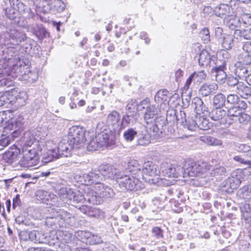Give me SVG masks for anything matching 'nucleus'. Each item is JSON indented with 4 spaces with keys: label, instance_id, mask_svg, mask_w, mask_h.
I'll use <instances>...</instances> for the list:
<instances>
[{
    "label": "nucleus",
    "instance_id": "obj_7",
    "mask_svg": "<svg viewBox=\"0 0 251 251\" xmlns=\"http://www.w3.org/2000/svg\"><path fill=\"white\" fill-rule=\"evenodd\" d=\"M141 177L122 172L117 182L121 187L130 191H137L144 187L142 182L140 181Z\"/></svg>",
    "mask_w": 251,
    "mask_h": 251
},
{
    "label": "nucleus",
    "instance_id": "obj_51",
    "mask_svg": "<svg viewBox=\"0 0 251 251\" xmlns=\"http://www.w3.org/2000/svg\"><path fill=\"white\" fill-rule=\"evenodd\" d=\"M38 78V74L36 72H31L26 68L25 75L23 76V80L26 81L29 83H32L36 81Z\"/></svg>",
    "mask_w": 251,
    "mask_h": 251
},
{
    "label": "nucleus",
    "instance_id": "obj_13",
    "mask_svg": "<svg viewBox=\"0 0 251 251\" xmlns=\"http://www.w3.org/2000/svg\"><path fill=\"white\" fill-rule=\"evenodd\" d=\"M96 131L98 132L97 139L100 147L110 148L113 144V135L110 133L109 130L103 126V123H99L97 126Z\"/></svg>",
    "mask_w": 251,
    "mask_h": 251
},
{
    "label": "nucleus",
    "instance_id": "obj_19",
    "mask_svg": "<svg viewBox=\"0 0 251 251\" xmlns=\"http://www.w3.org/2000/svg\"><path fill=\"white\" fill-rule=\"evenodd\" d=\"M77 234L79 237V240L86 244L95 245L102 242V240L100 236L93 234L89 231L80 230L77 232Z\"/></svg>",
    "mask_w": 251,
    "mask_h": 251
},
{
    "label": "nucleus",
    "instance_id": "obj_49",
    "mask_svg": "<svg viewBox=\"0 0 251 251\" xmlns=\"http://www.w3.org/2000/svg\"><path fill=\"white\" fill-rule=\"evenodd\" d=\"M226 98L221 93L216 95L213 99V105L215 108H222L225 104Z\"/></svg>",
    "mask_w": 251,
    "mask_h": 251
},
{
    "label": "nucleus",
    "instance_id": "obj_47",
    "mask_svg": "<svg viewBox=\"0 0 251 251\" xmlns=\"http://www.w3.org/2000/svg\"><path fill=\"white\" fill-rule=\"evenodd\" d=\"M201 140L210 146H219L222 145V142L220 139L210 136H204L201 137Z\"/></svg>",
    "mask_w": 251,
    "mask_h": 251
},
{
    "label": "nucleus",
    "instance_id": "obj_9",
    "mask_svg": "<svg viewBox=\"0 0 251 251\" xmlns=\"http://www.w3.org/2000/svg\"><path fill=\"white\" fill-rule=\"evenodd\" d=\"M160 171L156 165L151 161L145 162L142 167L141 176L146 181L151 183L159 182Z\"/></svg>",
    "mask_w": 251,
    "mask_h": 251
},
{
    "label": "nucleus",
    "instance_id": "obj_17",
    "mask_svg": "<svg viewBox=\"0 0 251 251\" xmlns=\"http://www.w3.org/2000/svg\"><path fill=\"white\" fill-rule=\"evenodd\" d=\"M132 105L127 104L126 106V113L124 115L121 122V128L122 130L127 126H132L134 125L137 120V115L136 114V110L132 107Z\"/></svg>",
    "mask_w": 251,
    "mask_h": 251
},
{
    "label": "nucleus",
    "instance_id": "obj_32",
    "mask_svg": "<svg viewBox=\"0 0 251 251\" xmlns=\"http://www.w3.org/2000/svg\"><path fill=\"white\" fill-rule=\"evenodd\" d=\"M241 112L235 105L231 106L226 111V116L225 118V123L231 125L237 122V119Z\"/></svg>",
    "mask_w": 251,
    "mask_h": 251
},
{
    "label": "nucleus",
    "instance_id": "obj_31",
    "mask_svg": "<svg viewBox=\"0 0 251 251\" xmlns=\"http://www.w3.org/2000/svg\"><path fill=\"white\" fill-rule=\"evenodd\" d=\"M173 119V124L176 122V124H180L185 128L188 129V126L192 123V119L186 118V113L184 111L180 110L179 112H175L174 115L172 117Z\"/></svg>",
    "mask_w": 251,
    "mask_h": 251
},
{
    "label": "nucleus",
    "instance_id": "obj_16",
    "mask_svg": "<svg viewBox=\"0 0 251 251\" xmlns=\"http://www.w3.org/2000/svg\"><path fill=\"white\" fill-rule=\"evenodd\" d=\"M77 182L84 185H96V182L102 180L101 176L97 173L96 170L92 171L88 174L81 173L75 176Z\"/></svg>",
    "mask_w": 251,
    "mask_h": 251
},
{
    "label": "nucleus",
    "instance_id": "obj_38",
    "mask_svg": "<svg viewBox=\"0 0 251 251\" xmlns=\"http://www.w3.org/2000/svg\"><path fill=\"white\" fill-rule=\"evenodd\" d=\"M242 219L251 226V204L242 203L240 206Z\"/></svg>",
    "mask_w": 251,
    "mask_h": 251
},
{
    "label": "nucleus",
    "instance_id": "obj_21",
    "mask_svg": "<svg viewBox=\"0 0 251 251\" xmlns=\"http://www.w3.org/2000/svg\"><path fill=\"white\" fill-rule=\"evenodd\" d=\"M52 236V238L57 237V239L59 240L60 242L67 243V244H74L75 237L78 238L79 240V237L78 236L77 233L75 235H73L68 231H61L59 229L58 230H54L51 231V236L50 238Z\"/></svg>",
    "mask_w": 251,
    "mask_h": 251
},
{
    "label": "nucleus",
    "instance_id": "obj_58",
    "mask_svg": "<svg viewBox=\"0 0 251 251\" xmlns=\"http://www.w3.org/2000/svg\"><path fill=\"white\" fill-rule=\"evenodd\" d=\"M4 95L6 97L5 104H11L16 106V95H14L13 92L9 91H6Z\"/></svg>",
    "mask_w": 251,
    "mask_h": 251
},
{
    "label": "nucleus",
    "instance_id": "obj_40",
    "mask_svg": "<svg viewBox=\"0 0 251 251\" xmlns=\"http://www.w3.org/2000/svg\"><path fill=\"white\" fill-rule=\"evenodd\" d=\"M60 154L57 152L56 149H49L43 153L42 161L45 163L52 161L60 158Z\"/></svg>",
    "mask_w": 251,
    "mask_h": 251
},
{
    "label": "nucleus",
    "instance_id": "obj_5",
    "mask_svg": "<svg viewBox=\"0 0 251 251\" xmlns=\"http://www.w3.org/2000/svg\"><path fill=\"white\" fill-rule=\"evenodd\" d=\"M211 166L205 162H195L192 159L185 161L182 176H201L210 169Z\"/></svg>",
    "mask_w": 251,
    "mask_h": 251
},
{
    "label": "nucleus",
    "instance_id": "obj_56",
    "mask_svg": "<svg viewBox=\"0 0 251 251\" xmlns=\"http://www.w3.org/2000/svg\"><path fill=\"white\" fill-rule=\"evenodd\" d=\"M168 91L166 90H162L157 92L154 97L155 101L158 103H161L167 100Z\"/></svg>",
    "mask_w": 251,
    "mask_h": 251
},
{
    "label": "nucleus",
    "instance_id": "obj_44",
    "mask_svg": "<svg viewBox=\"0 0 251 251\" xmlns=\"http://www.w3.org/2000/svg\"><path fill=\"white\" fill-rule=\"evenodd\" d=\"M137 144L140 146H147L151 143V135L147 131H141L138 135Z\"/></svg>",
    "mask_w": 251,
    "mask_h": 251
},
{
    "label": "nucleus",
    "instance_id": "obj_4",
    "mask_svg": "<svg viewBox=\"0 0 251 251\" xmlns=\"http://www.w3.org/2000/svg\"><path fill=\"white\" fill-rule=\"evenodd\" d=\"M96 182V185L90 187L91 192L88 194V202L93 204H99L101 202V198H112L115 196L113 189L109 186L101 183Z\"/></svg>",
    "mask_w": 251,
    "mask_h": 251
},
{
    "label": "nucleus",
    "instance_id": "obj_22",
    "mask_svg": "<svg viewBox=\"0 0 251 251\" xmlns=\"http://www.w3.org/2000/svg\"><path fill=\"white\" fill-rule=\"evenodd\" d=\"M210 123L208 120L203 116L198 115L196 117V120H192V123L188 126V130L195 131L199 128L202 130H206L210 128Z\"/></svg>",
    "mask_w": 251,
    "mask_h": 251
},
{
    "label": "nucleus",
    "instance_id": "obj_33",
    "mask_svg": "<svg viewBox=\"0 0 251 251\" xmlns=\"http://www.w3.org/2000/svg\"><path fill=\"white\" fill-rule=\"evenodd\" d=\"M159 110L153 105L147 106L144 113V119L147 125L152 124L157 117Z\"/></svg>",
    "mask_w": 251,
    "mask_h": 251
},
{
    "label": "nucleus",
    "instance_id": "obj_41",
    "mask_svg": "<svg viewBox=\"0 0 251 251\" xmlns=\"http://www.w3.org/2000/svg\"><path fill=\"white\" fill-rule=\"evenodd\" d=\"M217 89L218 85L215 83L210 84L205 83L200 88L199 94L203 97H206L212 93H215Z\"/></svg>",
    "mask_w": 251,
    "mask_h": 251
},
{
    "label": "nucleus",
    "instance_id": "obj_57",
    "mask_svg": "<svg viewBox=\"0 0 251 251\" xmlns=\"http://www.w3.org/2000/svg\"><path fill=\"white\" fill-rule=\"evenodd\" d=\"M237 59L238 62L237 63L242 65H249L251 63V57L247 53L242 52L238 55Z\"/></svg>",
    "mask_w": 251,
    "mask_h": 251
},
{
    "label": "nucleus",
    "instance_id": "obj_42",
    "mask_svg": "<svg viewBox=\"0 0 251 251\" xmlns=\"http://www.w3.org/2000/svg\"><path fill=\"white\" fill-rule=\"evenodd\" d=\"M50 246L54 247L57 251H71L69 244L60 242L57 236L52 238L51 242H50Z\"/></svg>",
    "mask_w": 251,
    "mask_h": 251
},
{
    "label": "nucleus",
    "instance_id": "obj_59",
    "mask_svg": "<svg viewBox=\"0 0 251 251\" xmlns=\"http://www.w3.org/2000/svg\"><path fill=\"white\" fill-rule=\"evenodd\" d=\"M52 7L58 12H61L65 8V3L61 0H52Z\"/></svg>",
    "mask_w": 251,
    "mask_h": 251
},
{
    "label": "nucleus",
    "instance_id": "obj_36",
    "mask_svg": "<svg viewBox=\"0 0 251 251\" xmlns=\"http://www.w3.org/2000/svg\"><path fill=\"white\" fill-rule=\"evenodd\" d=\"M225 66L226 62L224 61L221 65L216 66L213 69V71L215 73L216 80L220 84L224 83L226 80V75L224 71Z\"/></svg>",
    "mask_w": 251,
    "mask_h": 251
},
{
    "label": "nucleus",
    "instance_id": "obj_18",
    "mask_svg": "<svg viewBox=\"0 0 251 251\" xmlns=\"http://www.w3.org/2000/svg\"><path fill=\"white\" fill-rule=\"evenodd\" d=\"M36 198L41 202L50 204L54 206L58 207L61 205L60 203H56L57 197L53 194H51L46 191L39 190L36 192Z\"/></svg>",
    "mask_w": 251,
    "mask_h": 251
},
{
    "label": "nucleus",
    "instance_id": "obj_6",
    "mask_svg": "<svg viewBox=\"0 0 251 251\" xmlns=\"http://www.w3.org/2000/svg\"><path fill=\"white\" fill-rule=\"evenodd\" d=\"M6 46V49L2 51L3 58L0 59V78L5 76L9 77L11 69L10 65L17 59H19V52L17 50H14L13 46Z\"/></svg>",
    "mask_w": 251,
    "mask_h": 251
},
{
    "label": "nucleus",
    "instance_id": "obj_11",
    "mask_svg": "<svg viewBox=\"0 0 251 251\" xmlns=\"http://www.w3.org/2000/svg\"><path fill=\"white\" fill-rule=\"evenodd\" d=\"M243 171L241 170H237L231 173L229 177L221 186V190L223 192L231 193L234 189H236L244 179L242 176Z\"/></svg>",
    "mask_w": 251,
    "mask_h": 251
},
{
    "label": "nucleus",
    "instance_id": "obj_29",
    "mask_svg": "<svg viewBox=\"0 0 251 251\" xmlns=\"http://www.w3.org/2000/svg\"><path fill=\"white\" fill-rule=\"evenodd\" d=\"M79 209L89 217L99 219H103L105 217L104 212L97 207L83 205L79 207Z\"/></svg>",
    "mask_w": 251,
    "mask_h": 251
},
{
    "label": "nucleus",
    "instance_id": "obj_2",
    "mask_svg": "<svg viewBox=\"0 0 251 251\" xmlns=\"http://www.w3.org/2000/svg\"><path fill=\"white\" fill-rule=\"evenodd\" d=\"M47 210L50 215L46 217L45 223L47 226L53 230L69 226H73L76 224L75 216L66 211L52 207L48 208Z\"/></svg>",
    "mask_w": 251,
    "mask_h": 251
},
{
    "label": "nucleus",
    "instance_id": "obj_14",
    "mask_svg": "<svg viewBox=\"0 0 251 251\" xmlns=\"http://www.w3.org/2000/svg\"><path fill=\"white\" fill-rule=\"evenodd\" d=\"M121 115L119 112L116 111H112L107 116L106 128L110 132H115L117 134H120L122 128H121V123L120 120Z\"/></svg>",
    "mask_w": 251,
    "mask_h": 251
},
{
    "label": "nucleus",
    "instance_id": "obj_25",
    "mask_svg": "<svg viewBox=\"0 0 251 251\" xmlns=\"http://www.w3.org/2000/svg\"><path fill=\"white\" fill-rule=\"evenodd\" d=\"M51 236V232L49 236L42 231L33 230L30 231L31 241L35 243L46 244L50 246V242H51L52 236Z\"/></svg>",
    "mask_w": 251,
    "mask_h": 251
},
{
    "label": "nucleus",
    "instance_id": "obj_55",
    "mask_svg": "<svg viewBox=\"0 0 251 251\" xmlns=\"http://www.w3.org/2000/svg\"><path fill=\"white\" fill-rule=\"evenodd\" d=\"M137 134V132L134 128H130L124 131L123 137L126 142H131Z\"/></svg>",
    "mask_w": 251,
    "mask_h": 251
},
{
    "label": "nucleus",
    "instance_id": "obj_50",
    "mask_svg": "<svg viewBox=\"0 0 251 251\" xmlns=\"http://www.w3.org/2000/svg\"><path fill=\"white\" fill-rule=\"evenodd\" d=\"M211 62L210 55L207 50H202L199 55V62L201 65L207 66Z\"/></svg>",
    "mask_w": 251,
    "mask_h": 251
},
{
    "label": "nucleus",
    "instance_id": "obj_20",
    "mask_svg": "<svg viewBox=\"0 0 251 251\" xmlns=\"http://www.w3.org/2000/svg\"><path fill=\"white\" fill-rule=\"evenodd\" d=\"M171 116H167L165 118L164 116L157 117L154 121V125L153 127V131L155 133L156 136H159L160 134L163 132H165V128L166 127V122L172 125L171 122Z\"/></svg>",
    "mask_w": 251,
    "mask_h": 251
},
{
    "label": "nucleus",
    "instance_id": "obj_34",
    "mask_svg": "<svg viewBox=\"0 0 251 251\" xmlns=\"http://www.w3.org/2000/svg\"><path fill=\"white\" fill-rule=\"evenodd\" d=\"M192 105L198 115L201 113L207 114L208 113V108L202 100L199 97H195L192 100Z\"/></svg>",
    "mask_w": 251,
    "mask_h": 251
},
{
    "label": "nucleus",
    "instance_id": "obj_15",
    "mask_svg": "<svg viewBox=\"0 0 251 251\" xmlns=\"http://www.w3.org/2000/svg\"><path fill=\"white\" fill-rule=\"evenodd\" d=\"M96 172L100 176V175L105 178L116 180L117 181L122 173L114 166L109 164L100 165Z\"/></svg>",
    "mask_w": 251,
    "mask_h": 251
},
{
    "label": "nucleus",
    "instance_id": "obj_37",
    "mask_svg": "<svg viewBox=\"0 0 251 251\" xmlns=\"http://www.w3.org/2000/svg\"><path fill=\"white\" fill-rule=\"evenodd\" d=\"M210 118L213 121H220L221 124H225V121L224 118L226 116V111L222 108H214L210 112L208 113Z\"/></svg>",
    "mask_w": 251,
    "mask_h": 251
},
{
    "label": "nucleus",
    "instance_id": "obj_12",
    "mask_svg": "<svg viewBox=\"0 0 251 251\" xmlns=\"http://www.w3.org/2000/svg\"><path fill=\"white\" fill-rule=\"evenodd\" d=\"M183 168L180 166L162 163L160 167V177L161 179H167V178L182 176Z\"/></svg>",
    "mask_w": 251,
    "mask_h": 251
},
{
    "label": "nucleus",
    "instance_id": "obj_39",
    "mask_svg": "<svg viewBox=\"0 0 251 251\" xmlns=\"http://www.w3.org/2000/svg\"><path fill=\"white\" fill-rule=\"evenodd\" d=\"M224 22L229 29L233 30H234L235 31L237 30L236 28L240 25V19L233 15L225 17Z\"/></svg>",
    "mask_w": 251,
    "mask_h": 251
},
{
    "label": "nucleus",
    "instance_id": "obj_3",
    "mask_svg": "<svg viewBox=\"0 0 251 251\" xmlns=\"http://www.w3.org/2000/svg\"><path fill=\"white\" fill-rule=\"evenodd\" d=\"M36 139L30 131L25 133L21 140L23 144V156L21 160L22 165L26 167H30L37 165L38 160L36 150L32 148Z\"/></svg>",
    "mask_w": 251,
    "mask_h": 251
},
{
    "label": "nucleus",
    "instance_id": "obj_63",
    "mask_svg": "<svg viewBox=\"0 0 251 251\" xmlns=\"http://www.w3.org/2000/svg\"><path fill=\"white\" fill-rule=\"evenodd\" d=\"M251 119V116L243 112H241V114L238 117L237 122L243 125H246L250 122Z\"/></svg>",
    "mask_w": 251,
    "mask_h": 251
},
{
    "label": "nucleus",
    "instance_id": "obj_35",
    "mask_svg": "<svg viewBox=\"0 0 251 251\" xmlns=\"http://www.w3.org/2000/svg\"><path fill=\"white\" fill-rule=\"evenodd\" d=\"M141 168L142 167L139 164L137 160L135 159H130L128 162V165L126 173L141 177L142 171Z\"/></svg>",
    "mask_w": 251,
    "mask_h": 251
},
{
    "label": "nucleus",
    "instance_id": "obj_43",
    "mask_svg": "<svg viewBox=\"0 0 251 251\" xmlns=\"http://www.w3.org/2000/svg\"><path fill=\"white\" fill-rule=\"evenodd\" d=\"M214 12L218 17H222L224 16L227 17L230 15V7L228 4L222 3L215 8Z\"/></svg>",
    "mask_w": 251,
    "mask_h": 251
},
{
    "label": "nucleus",
    "instance_id": "obj_61",
    "mask_svg": "<svg viewBox=\"0 0 251 251\" xmlns=\"http://www.w3.org/2000/svg\"><path fill=\"white\" fill-rule=\"evenodd\" d=\"M226 169L224 167H219L212 170L211 175L217 178H220L223 176H225Z\"/></svg>",
    "mask_w": 251,
    "mask_h": 251
},
{
    "label": "nucleus",
    "instance_id": "obj_45",
    "mask_svg": "<svg viewBox=\"0 0 251 251\" xmlns=\"http://www.w3.org/2000/svg\"><path fill=\"white\" fill-rule=\"evenodd\" d=\"M234 37L232 35L224 34L222 41V47L226 50L231 49L234 46Z\"/></svg>",
    "mask_w": 251,
    "mask_h": 251
},
{
    "label": "nucleus",
    "instance_id": "obj_60",
    "mask_svg": "<svg viewBox=\"0 0 251 251\" xmlns=\"http://www.w3.org/2000/svg\"><path fill=\"white\" fill-rule=\"evenodd\" d=\"M235 34L240 35L244 39L251 40V28H248L243 30H236L235 31Z\"/></svg>",
    "mask_w": 251,
    "mask_h": 251
},
{
    "label": "nucleus",
    "instance_id": "obj_24",
    "mask_svg": "<svg viewBox=\"0 0 251 251\" xmlns=\"http://www.w3.org/2000/svg\"><path fill=\"white\" fill-rule=\"evenodd\" d=\"M74 190L66 187H63L60 188L58 190V195L59 198H57L56 200V203H60L62 205L64 203L71 204L72 199ZM60 206V205L59 206Z\"/></svg>",
    "mask_w": 251,
    "mask_h": 251
},
{
    "label": "nucleus",
    "instance_id": "obj_30",
    "mask_svg": "<svg viewBox=\"0 0 251 251\" xmlns=\"http://www.w3.org/2000/svg\"><path fill=\"white\" fill-rule=\"evenodd\" d=\"M91 192L90 187H87L86 189H84L85 194L83 195L79 191H74L73 192V198L72 199L71 204L76 207H77L76 204L79 203H83L84 201H88L89 197L88 194Z\"/></svg>",
    "mask_w": 251,
    "mask_h": 251
},
{
    "label": "nucleus",
    "instance_id": "obj_27",
    "mask_svg": "<svg viewBox=\"0 0 251 251\" xmlns=\"http://www.w3.org/2000/svg\"><path fill=\"white\" fill-rule=\"evenodd\" d=\"M10 4L15 6L20 14H22L25 18H31L34 16L33 12L30 8L25 6L20 0H9Z\"/></svg>",
    "mask_w": 251,
    "mask_h": 251
},
{
    "label": "nucleus",
    "instance_id": "obj_52",
    "mask_svg": "<svg viewBox=\"0 0 251 251\" xmlns=\"http://www.w3.org/2000/svg\"><path fill=\"white\" fill-rule=\"evenodd\" d=\"M16 106L21 107L26 104L28 96L26 92L22 91L16 94Z\"/></svg>",
    "mask_w": 251,
    "mask_h": 251
},
{
    "label": "nucleus",
    "instance_id": "obj_8",
    "mask_svg": "<svg viewBox=\"0 0 251 251\" xmlns=\"http://www.w3.org/2000/svg\"><path fill=\"white\" fill-rule=\"evenodd\" d=\"M88 131L80 126H74L69 128L65 137L74 145L75 149L85 147V138Z\"/></svg>",
    "mask_w": 251,
    "mask_h": 251
},
{
    "label": "nucleus",
    "instance_id": "obj_53",
    "mask_svg": "<svg viewBox=\"0 0 251 251\" xmlns=\"http://www.w3.org/2000/svg\"><path fill=\"white\" fill-rule=\"evenodd\" d=\"M149 100H145L140 102L139 103L136 100H131L128 104L132 105V107H134L136 110V114H137L138 111H141L143 109L145 108V106L148 104Z\"/></svg>",
    "mask_w": 251,
    "mask_h": 251
},
{
    "label": "nucleus",
    "instance_id": "obj_26",
    "mask_svg": "<svg viewBox=\"0 0 251 251\" xmlns=\"http://www.w3.org/2000/svg\"><path fill=\"white\" fill-rule=\"evenodd\" d=\"M5 14L7 18H8L10 20H13L14 23L15 24L17 25H14L11 24V25L7 26L5 31H2L1 33H0V34H1L2 32H6L7 27L11 26L14 27H18L22 29L25 32V31L21 27H20V26L22 25L20 24L19 20L20 19V17H19V12L17 10L15 6H14V5H10V7L6 8L5 9Z\"/></svg>",
    "mask_w": 251,
    "mask_h": 251
},
{
    "label": "nucleus",
    "instance_id": "obj_62",
    "mask_svg": "<svg viewBox=\"0 0 251 251\" xmlns=\"http://www.w3.org/2000/svg\"><path fill=\"white\" fill-rule=\"evenodd\" d=\"M194 80L197 82H201L205 79L206 74L204 71L194 72L192 74Z\"/></svg>",
    "mask_w": 251,
    "mask_h": 251
},
{
    "label": "nucleus",
    "instance_id": "obj_64",
    "mask_svg": "<svg viewBox=\"0 0 251 251\" xmlns=\"http://www.w3.org/2000/svg\"><path fill=\"white\" fill-rule=\"evenodd\" d=\"M200 36L204 43H207L210 41V36L209 29L207 28H204L201 30Z\"/></svg>",
    "mask_w": 251,
    "mask_h": 251
},
{
    "label": "nucleus",
    "instance_id": "obj_48",
    "mask_svg": "<svg viewBox=\"0 0 251 251\" xmlns=\"http://www.w3.org/2000/svg\"><path fill=\"white\" fill-rule=\"evenodd\" d=\"M13 81L11 77L5 76L0 78V92L3 93L6 91H9L6 89L13 85Z\"/></svg>",
    "mask_w": 251,
    "mask_h": 251
},
{
    "label": "nucleus",
    "instance_id": "obj_46",
    "mask_svg": "<svg viewBox=\"0 0 251 251\" xmlns=\"http://www.w3.org/2000/svg\"><path fill=\"white\" fill-rule=\"evenodd\" d=\"M236 92L241 97L246 99L251 93V88L243 83L240 82L238 84Z\"/></svg>",
    "mask_w": 251,
    "mask_h": 251
},
{
    "label": "nucleus",
    "instance_id": "obj_23",
    "mask_svg": "<svg viewBox=\"0 0 251 251\" xmlns=\"http://www.w3.org/2000/svg\"><path fill=\"white\" fill-rule=\"evenodd\" d=\"M75 145L64 136L59 142L56 151L60 154V157H67L70 154L72 149H75Z\"/></svg>",
    "mask_w": 251,
    "mask_h": 251
},
{
    "label": "nucleus",
    "instance_id": "obj_1",
    "mask_svg": "<svg viewBox=\"0 0 251 251\" xmlns=\"http://www.w3.org/2000/svg\"><path fill=\"white\" fill-rule=\"evenodd\" d=\"M35 44L34 40L27 37L25 32L18 27L9 26L6 32L0 34V46H13L14 50L19 52V59L11 65L9 77L23 80L26 67L21 64L20 57L25 54H34V49L32 48Z\"/></svg>",
    "mask_w": 251,
    "mask_h": 251
},
{
    "label": "nucleus",
    "instance_id": "obj_10",
    "mask_svg": "<svg viewBox=\"0 0 251 251\" xmlns=\"http://www.w3.org/2000/svg\"><path fill=\"white\" fill-rule=\"evenodd\" d=\"M3 116V114L0 115V128L4 130V132L8 133L11 130H13L12 133L18 132L23 128L25 119L22 116L19 115L8 121L4 120Z\"/></svg>",
    "mask_w": 251,
    "mask_h": 251
},
{
    "label": "nucleus",
    "instance_id": "obj_28",
    "mask_svg": "<svg viewBox=\"0 0 251 251\" xmlns=\"http://www.w3.org/2000/svg\"><path fill=\"white\" fill-rule=\"evenodd\" d=\"M85 138V146L88 151H94L101 148L97 139V136L93 131H88Z\"/></svg>",
    "mask_w": 251,
    "mask_h": 251
},
{
    "label": "nucleus",
    "instance_id": "obj_54",
    "mask_svg": "<svg viewBox=\"0 0 251 251\" xmlns=\"http://www.w3.org/2000/svg\"><path fill=\"white\" fill-rule=\"evenodd\" d=\"M244 65L240 63L235 64V74L239 78L246 77V75L247 73V69Z\"/></svg>",
    "mask_w": 251,
    "mask_h": 251
}]
</instances>
